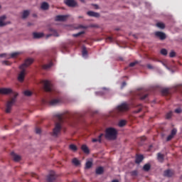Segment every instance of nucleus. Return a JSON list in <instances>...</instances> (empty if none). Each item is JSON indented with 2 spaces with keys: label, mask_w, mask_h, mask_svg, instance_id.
Listing matches in <instances>:
<instances>
[{
  "label": "nucleus",
  "mask_w": 182,
  "mask_h": 182,
  "mask_svg": "<svg viewBox=\"0 0 182 182\" xmlns=\"http://www.w3.org/2000/svg\"><path fill=\"white\" fill-rule=\"evenodd\" d=\"M181 112H182L181 108H178L175 109V113H177L178 114L181 113Z\"/></svg>",
  "instance_id": "47"
},
{
  "label": "nucleus",
  "mask_w": 182,
  "mask_h": 182,
  "mask_svg": "<svg viewBox=\"0 0 182 182\" xmlns=\"http://www.w3.org/2000/svg\"><path fill=\"white\" fill-rule=\"evenodd\" d=\"M151 147H153V146L150 145V146H149V151H150V149H151Z\"/></svg>",
  "instance_id": "57"
},
{
  "label": "nucleus",
  "mask_w": 182,
  "mask_h": 182,
  "mask_svg": "<svg viewBox=\"0 0 182 182\" xmlns=\"http://www.w3.org/2000/svg\"><path fill=\"white\" fill-rule=\"evenodd\" d=\"M136 65H137V62H132L131 63H129V68H133L134 66H136Z\"/></svg>",
  "instance_id": "45"
},
{
  "label": "nucleus",
  "mask_w": 182,
  "mask_h": 182,
  "mask_svg": "<svg viewBox=\"0 0 182 182\" xmlns=\"http://www.w3.org/2000/svg\"><path fill=\"white\" fill-rule=\"evenodd\" d=\"M2 65H5L6 66H11V62L8 60H4L1 62Z\"/></svg>",
  "instance_id": "38"
},
{
  "label": "nucleus",
  "mask_w": 182,
  "mask_h": 182,
  "mask_svg": "<svg viewBox=\"0 0 182 182\" xmlns=\"http://www.w3.org/2000/svg\"><path fill=\"white\" fill-rule=\"evenodd\" d=\"M173 174H174V173L170 169H168L164 172V177H173Z\"/></svg>",
  "instance_id": "17"
},
{
  "label": "nucleus",
  "mask_w": 182,
  "mask_h": 182,
  "mask_svg": "<svg viewBox=\"0 0 182 182\" xmlns=\"http://www.w3.org/2000/svg\"><path fill=\"white\" fill-rule=\"evenodd\" d=\"M167 53H168V51L166 49L162 48L161 50V54L163 55L164 56H167Z\"/></svg>",
  "instance_id": "36"
},
{
  "label": "nucleus",
  "mask_w": 182,
  "mask_h": 182,
  "mask_svg": "<svg viewBox=\"0 0 182 182\" xmlns=\"http://www.w3.org/2000/svg\"><path fill=\"white\" fill-rule=\"evenodd\" d=\"M68 18H69L68 15H58L55 16V21H56V22H65Z\"/></svg>",
  "instance_id": "7"
},
{
  "label": "nucleus",
  "mask_w": 182,
  "mask_h": 182,
  "mask_svg": "<svg viewBox=\"0 0 182 182\" xmlns=\"http://www.w3.org/2000/svg\"><path fill=\"white\" fill-rule=\"evenodd\" d=\"M158 160L159 161H163V160H164V155L161 154V153L158 154Z\"/></svg>",
  "instance_id": "35"
},
{
  "label": "nucleus",
  "mask_w": 182,
  "mask_h": 182,
  "mask_svg": "<svg viewBox=\"0 0 182 182\" xmlns=\"http://www.w3.org/2000/svg\"><path fill=\"white\" fill-rule=\"evenodd\" d=\"M11 156L15 161H21V156L15 154V152H11Z\"/></svg>",
  "instance_id": "15"
},
{
  "label": "nucleus",
  "mask_w": 182,
  "mask_h": 182,
  "mask_svg": "<svg viewBox=\"0 0 182 182\" xmlns=\"http://www.w3.org/2000/svg\"><path fill=\"white\" fill-rule=\"evenodd\" d=\"M22 53L21 52H15V53H12L11 54L10 58H17V56H19V55H21Z\"/></svg>",
  "instance_id": "30"
},
{
  "label": "nucleus",
  "mask_w": 182,
  "mask_h": 182,
  "mask_svg": "<svg viewBox=\"0 0 182 182\" xmlns=\"http://www.w3.org/2000/svg\"><path fill=\"white\" fill-rule=\"evenodd\" d=\"M5 56V54H0V58H4Z\"/></svg>",
  "instance_id": "54"
},
{
  "label": "nucleus",
  "mask_w": 182,
  "mask_h": 182,
  "mask_svg": "<svg viewBox=\"0 0 182 182\" xmlns=\"http://www.w3.org/2000/svg\"><path fill=\"white\" fill-rule=\"evenodd\" d=\"M78 28H80V29H87V26L82 25H80Z\"/></svg>",
  "instance_id": "48"
},
{
  "label": "nucleus",
  "mask_w": 182,
  "mask_h": 182,
  "mask_svg": "<svg viewBox=\"0 0 182 182\" xmlns=\"http://www.w3.org/2000/svg\"><path fill=\"white\" fill-rule=\"evenodd\" d=\"M31 25V23H28V26H30Z\"/></svg>",
  "instance_id": "62"
},
{
  "label": "nucleus",
  "mask_w": 182,
  "mask_h": 182,
  "mask_svg": "<svg viewBox=\"0 0 182 182\" xmlns=\"http://www.w3.org/2000/svg\"><path fill=\"white\" fill-rule=\"evenodd\" d=\"M129 109H130V105L126 102H123L117 107L116 109L110 114V116L112 117H117L119 113H122V112H127Z\"/></svg>",
  "instance_id": "4"
},
{
  "label": "nucleus",
  "mask_w": 182,
  "mask_h": 182,
  "mask_svg": "<svg viewBox=\"0 0 182 182\" xmlns=\"http://www.w3.org/2000/svg\"><path fill=\"white\" fill-rule=\"evenodd\" d=\"M73 164L75 166H80V161L76 158H74L72 161Z\"/></svg>",
  "instance_id": "26"
},
{
  "label": "nucleus",
  "mask_w": 182,
  "mask_h": 182,
  "mask_svg": "<svg viewBox=\"0 0 182 182\" xmlns=\"http://www.w3.org/2000/svg\"><path fill=\"white\" fill-rule=\"evenodd\" d=\"M87 15H88V16H92L94 18H100V14L99 13H96L95 11H90L87 13Z\"/></svg>",
  "instance_id": "12"
},
{
  "label": "nucleus",
  "mask_w": 182,
  "mask_h": 182,
  "mask_svg": "<svg viewBox=\"0 0 182 182\" xmlns=\"http://www.w3.org/2000/svg\"><path fill=\"white\" fill-rule=\"evenodd\" d=\"M52 66H53V63L50 62L48 64H46V65H43V69H45V70L50 69V68H52Z\"/></svg>",
  "instance_id": "23"
},
{
  "label": "nucleus",
  "mask_w": 182,
  "mask_h": 182,
  "mask_svg": "<svg viewBox=\"0 0 182 182\" xmlns=\"http://www.w3.org/2000/svg\"><path fill=\"white\" fill-rule=\"evenodd\" d=\"M24 95L25 96H32V92L29 90L24 91Z\"/></svg>",
  "instance_id": "40"
},
{
  "label": "nucleus",
  "mask_w": 182,
  "mask_h": 182,
  "mask_svg": "<svg viewBox=\"0 0 182 182\" xmlns=\"http://www.w3.org/2000/svg\"><path fill=\"white\" fill-rule=\"evenodd\" d=\"M176 56V52L174 50H171L169 53V58H174Z\"/></svg>",
  "instance_id": "42"
},
{
  "label": "nucleus",
  "mask_w": 182,
  "mask_h": 182,
  "mask_svg": "<svg viewBox=\"0 0 182 182\" xmlns=\"http://www.w3.org/2000/svg\"><path fill=\"white\" fill-rule=\"evenodd\" d=\"M173 137H174L173 135H168V137L166 138V141H170V140H171Z\"/></svg>",
  "instance_id": "46"
},
{
  "label": "nucleus",
  "mask_w": 182,
  "mask_h": 182,
  "mask_svg": "<svg viewBox=\"0 0 182 182\" xmlns=\"http://www.w3.org/2000/svg\"><path fill=\"white\" fill-rule=\"evenodd\" d=\"M177 134V129L176 128L173 129L171 132V135L174 137Z\"/></svg>",
  "instance_id": "39"
},
{
  "label": "nucleus",
  "mask_w": 182,
  "mask_h": 182,
  "mask_svg": "<svg viewBox=\"0 0 182 182\" xmlns=\"http://www.w3.org/2000/svg\"><path fill=\"white\" fill-rule=\"evenodd\" d=\"M43 85L46 92H53V85L49 80H43Z\"/></svg>",
  "instance_id": "6"
},
{
  "label": "nucleus",
  "mask_w": 182,
  "mask_h": 182,
  "mask_svg": "<svg viewBox=\"0 0 182 182\" xmlns=\"http://www.w3.org/2000/svg\"><path fill=\"white\" fill-rule=\"evenodd\" d=\"M81 150L85 153V154H90V149H89V147H87V145L83 144L81 146Z\"/></svg>",
  "instance_id": "11"
},
{
  "label": "nucleus",
  "mask_w": 182,
  "mask_h": 182,
  "mask_svg": "<svg viewBox=\"0 0 182 182\" xmlns=\"http://www.w3.org/2000/svg\"><path fill=\"white\" fill-rule=\"evenodd\" d=\"M103 171H104L103 167L100 166L96 168L95 173L96 174H103Z\"/></svg>",
  "instance_id": "24"
},
{
  "label": "nucleus",
  "mask_w": 182,
  "mask_h": 182,
  "mask_svg": "<svg viewBox=\"0 0 182 182\" xmlns=\"http://www.w3.org/2000/svg\"><path fill=\"white\" fill-rule=\"evenodd\" d=\"M59 103H60V99H53L49 102L50 106H56V105H59Z\"/></svg>",
  "instance_id": "14"
},
{
  "label": "nucleus",
  "mask_w": 182,
  "mask_h": 182,
  "mask_svg": "<svg viewBox=\"0 0 182 182\" xmlns=\"http://www.w3.org/2000/svg\"><path fill=\"white\" fill-rule=\"evenodd\" d=\"M171 116H173V112H169L166 114V119H171Z\"/></svg>",
  "instance_id": "41"
},
{
  "label": "nucleus",
  "mask_w": 182,
  "mask_h": 182,
  "mask_svg": "<svg viewBox=\"0 0 182 182\" xmlns=\"http://www.w3.org/2000/svg\"><path fill=\"white\" fill-rule=\"evenodd\" d=\"M105 137L107 140H116L117 139V130L113 127L107 128Z\"/></svg>",
  "instance_id": "5"
},
{
  "label": "nucleus",
  "mask_w": 182,
  "mask_h": 182,
  "mask_svg": "<svg viewBox=\"0 0 182 182\" xmlns=\"http://www.w3.org/2000/svg\"><path fill=\"white\" fill-rule=\"evenodd\" d=\"M70 150H72L73 151H77V146L75 144H70L69 146Z\"/></svg>",
  "instance_id": "31"
},
{
  "label": "nucleus",
  "mask_w": 182,
  "mask_h": 182,
  "mask_svg": "<svg viewBox=\"0 0 182 182\" xmlns=\"http://www.w3.org/2000/svg\"><path fill=\"white\" fill-rule=\"evenodd\" d=\"M94 6L95 9H99V6H97V4H95Z\"/></svg>",
  "instance_id": "53"
},
{
  "label": "nucleus",
  "mask_w": 182,
  "mask_h": 182,
  "mask_svg": "<svg viewBox=\"0 0 182 182\" xmlns=\"http://www.w3.org/2000/svg\"><path fill=\"white\" fill-rule=\"evenodd\" d=\"M161 93L162 95H168L170 93V90H168V88L162 89Z\"/></svg>",
  "instance_id": "33"
},
{
  "label": "nucleus",
  "mask_w": 182,
  "mask_h": 182,
  "mask_svg": "<svg viewBox=\"0 0 182 182\" xmlns=\"http://www.w3.org/2000/svg\"><path fill=\"white\" fill-rule=\"evenodd\" d=\"M41 129H39V128L36 129V133L37 134H41Z\"/></svg>",
  "instance_id": "49"
},
{
  "label": "nucleus",
  "mask_w": 182,
  "mask_h": 182,
  "mask_svg": "<svg viewBox=\"0 0 182 182\" xmlns=\"http://www.w3.org/2000/svg\"><path fill=\"white\" fill-rule=\"evenodd\" d=\"M107 41H109V42H113V38L109 36L107 38Z\"/></svg>",
  "instance_id": "52"
},
{
  "label": "nucleus",
  "mask_w": 182,
  "mask_h": 182,
  "mask_svg": "<svg viewBox=\"0 0 182 182\" xmlns=\"http://www.w3.org/2000/svg\"><path fill=\"white\" fill-rule=\"evenodd\" d=\"M150 168H151V165H150L149 164H146L143 166L144 171H149L150 170Z\"/></svg>",
  "instance_id": "25"
},
{
  "label": "nucleus",
  "mask_w": 182,
  "mask_h": 182,
  "mask_svg": "<svg viewBox=\"0 0 182 182\" xmlns=\"http://www.w3.org/2000/svg\"><path fill=\"white\" fill-rule=\"evenodd\" d=\"M55 178H56L55 177V174L51 173L47 176V181L48 182H53V181H55Z\"/></svg>",
  "instance_id": "19"
},
{
  "label": "nucleus",
  "mask_w": 182,
  "mask_h": 182,
  "mask_svg": "<svg viewBox=\"0 0 182 182\" xmlns=\"http://www.w3.org/2000/svg\"><path fill=\"white\" fill-rule=\"evenodd\" d=\"M33 36L34 39H40V38H43V33H33Z\"/></svg>",
  "instance_id": "21"
},
{
  "label": "nucleus",
  "mask_w": 182,
  "mask_h": 182,
  "mask_svg": "<svg viewBox=\"0 0 182 182\" xmlns=\"http://www.w3.org/2000/svg\"><path fill=\"white\" fill-rule=\"evenodd\" d=\"M155 36L156 38H159L161 41H164V39H166V33H164V32H161V31L155 32Z\"/></svg>",
  "instance_id": "9"
},
{
  "label": "nucleus",
  "mask_w": 182,
  "mask_h": 182,
  "mask_svg": "<svg viewBox=\"0 0 182 182\" xmlns=\"http://www.w3.org/2000/svg\"><path fill=\"white\" fill-rule=\"evenodd\" d=\"M0 95H12L13 97H11L10 100L7 102L6 106V113H11L12 107L14 105H15V102H16L18 93L14 92V90H12L11 88H0Z\"/></svg>",
  "instance_id": "1"
},
{
  "label": "nucleus",
  "mask_w": 182,
  "mask_h": 182,
  "mask_svg": "<svg viewBox=\"0 0 182 182\" xmlns=\"http://www.w3.org/2000/svg\"><path fill=\"white\" fill-rule=\"evenodd\" d=\"M79 18H82V16H80Z\"/></svg>",
  "instance_id": "63"
},
{
  "label": "nucleus",
  "mask_w": 182,
  "mask_h": 182,
  "mask_svg": "<svg viewBox=\"0 0 182 182\" xmlns=\"http://www.w3.org/2000/svg\"><path fill=\"white\" fill-rule=\"evenodd\" d=\"M64 2L70 8H75L77 5V3L75 0H65Z\"/></svg>",
  "instance_id": "8"
},
{
  "label": "nucleus",
  "mask_w": 182,
  "mask_h": 182,
  "mask_svg": "<svg viewBox=\"0 0 182 182\" xmlns=\"http://www.w3.org/2000/svg\"><path fill=\"white\" fill-rule=\"evenodd\" d=\"M55 117L58 122L55 123L51 134L53 137H58V136L60 134V132H62V124H63V121L68 116L64 114H56Z\"/></svg>",
  "instance_id": "2"
},
{
  "label": "nucleus",
  "mask_w": 182,
  "mask_h": 182,
  "mask_svg": "<svg viewBox=\"0 0 182 182\" xmlns=\"http://www.w3.org/2000/svg\"><path fill=\"white\" fill-rule=\"evenodd\" d=\"M119 60H123V58L119 57Z\"/></svg>",
  "instance_id": "55"
},
{
  "label": "nucleus",
  "mask_w": 182,
  "mask_h": 182,
  "mask_svg": "<svg viewBox=\"0 0 182 182\" xmlns=\"http://www.w3.org/2000/svg\"><path fill=\"white\" fill-rule=\"evenodd\" d=\"M140 117H143V115H141Z\"/></svg>",
  "instance_id": "60"
},
{
  "label": "nucleus",
  "mask_w": 182,
  "mask_h": 182,
  "mask_svg": "<svg viewBox=\"0 0 182 182\" xmlns=\"http://www.w3.org/2000/svg\"><path fill=\"white\" fill-rule=\"evenodd\" d=\"M93 166V163L92 161H87L85 164V168H91Z\"/></svg>",
  "instance_id": "32"
},
{
  "label": "nucleus",
  "mask_w": 182,
  "mask_h": 182,
  "mask_svg": "<svg viewBox=\"0 0 182 182\" xmlns=\"http://www.w3.org/2000/svg\"><path fill=\"white\" fill-rule=\"evenodd\" d=\"M33 63V58H27L24 63H23L21 65H20L19 68L21 69V72L18 74V82H23L25 80V75L26 73V68L28 66H31Z\"/></svg>",
  "instance_id": "3"
},
{
  "label": "nucleus",
  "mask_w": 182,
  "mask_h": 182,
  "mask_svg": "<svg viewBox=\"0 0 182 182\" xmlns=\"http://www.w3.org/2000/svg\"><path fill=\"white\" fill-rule=\"evenodd\" d=\"M105 136V134H100L98 136V138H94L92 139V143H96V142H99V143H102V137Z\"/></svg>",
  "instance_id": "18"
},
{
  "label": "nucleus",
  "mask_w": 182,
  "mask_h": 182,
  "mask_svg": "<svg viewBox=\"0 0 182 182\" xmlns=\"http://www.w3.org/2000/svg\"><path fill=\"white\" fill-rule=\"evenodd\" d=\"M144 160V156L143 155H137L136 156L135 163L136 164H140Z\"/></svg>",
  "instance_id": "13"
},
{
  "label": "nucleus",
  "mask_w": 182,
  "mask_h": 182,
  "mask_svg": "<svg viewBox=\"0 0 182 182\" xmlns=\"http://www.w3.org/2000/svg\"><path fill=\"white\" fill-rule=\"evenodd\" d=\"M147 96H149V94H145L144 95H141L140 100H144V99L147 98Z\"/></svg>",
  "instance_id": "44"
},
{
  "label": "nucleus",
  "mask_w": 182,
  "mask_h": 182,
  "mask_svg": "<svg viewBox=\"0 0 182 182\" xmlns=\"http://www.w3.org/2000/svg\"><path fill=\"white\" fill-rule=\"evenodd\" d=\"M92 28H96V25H92Z\"/></svg>",
  "instance_id": "58"
},
{
  "label": "nucleus",
  "mask_w": 182,
  "mask_h": 182,
  "mask_svg": "<svg viewBox=\"0 0 182 182\" xmlns=\"http://www.w3.org/2000/svg\"><path fill=\"white\" fill-rule=\"evenodd\" d=\"M136 107L138 108V109L134 111V113H140V112H141L143 109V105H141V104H139L136 106Z\"/></svg>",
  "instance_id": "29"
},
{
  "label": "nucleus",
  "mask_w": 182,
  "mask_h": 182,
  "mask_svg": "<svg viewBox=\"0 0 182 182\" xmlns=\"http://www.w3.org/2000/svg\"><path fill=\"white\" fill-rule=\"evenodd\" d=\"M83 33H85V31H80L77 33L73 34V36H74V38H77L78 36H80V35H83Z\"/></svg>",
  "instance_id": "37"
},
{
  "label": "nucleus",
  "mask_w": 182,
  "mask_h": 182,
  "mask_svg": "<svg viewBox=\"0 0 182 182\" xmlns=\"http://www.w3.org/2000/svg\"><path fill=\"white\" fill-rule=\"evenodd\" d=\"M156 26L157 28H159V29H164V28H166V25L164 24V23H156Z\"/></svg>",
  "instance_id": "27"
},
{
  "label": "nucleus",
  "mask_w": 182,
  "mask_h": 182,
  "mask_svg": "<svg viewBox=\"0 0 182 182\" xmlns=\"http://www.w3.org/2000/svg\"><path fill=\"white\" fill-rule=\"evenodd\" d=\"M147 68L148 69H154V68L153 67V65H150V64H147Z\"/></svg>",
  "instance_id": "50"
},
{
  "label": "nucleus",
  "mask_w": 182,
  "mask_h": 182,
  "mask_svg": "<svg viewBox=\"0 0 182 182\" xmlns=\"http://www.w3.org/2000/svg\"><path fill=\"white\" fill-rule=\"evenodd\" d=\"M50 32H51L50 34L47 35V38H49L50 36H59V34L58 33V31L53 28L49 29Z\"/></svg>",
  "instance_id": "16"
},
{
  "label": "nucleus",
  "mask_w": 182,
  "mask_h": 182,
  "mask_svg": "<svg viewBox=\"0 0 182 182\" xmlns=\"http://www.w3.org/2000/svg\"><path fill=\"white\" fill-rule=\"evenodd\" d=\"M118 125L119 127H124V126H126V120L122 119L119 121Z\"/></svg>",
  "instance_id": "34"
},
{
  "label": "nucleus",
  "mask_w": 182,
  "mask_h": 182,
  "mask_svg": "<svg viewBox=\"0 0 182 182\" xmlns=\"http://www.w3.org/2000/svg\"><path fill=\"white\" fill-rule=\"evenodd\" d=\"M31 14V11H29V10H25L23 11V14H22V19H26V18H28V16H29V14Z\"/></svg>",
  "instance_id": "20"
},
{
  "label": "nucleus",
  "mask_w": 182,
  "mask_h": 182,
  "mask_svg": "<svg viewBox=\"0 0 182 182\" xmlns=\"http://www.w3.org/2000/svg\"><path fill=\"white\" fill-rule=\"evenodd\" d=\"M4 129L6 130V126L4 127Z\"/></svg>",
  "instance_id": "59"
},
{
  "label": "nucleus",
  "mask_w": 182,
  "mask_h": 182,
  "mask_svg": "<svg viewBox=\"0 0 182 182\" xmlns=\"http://www.w3.org/2000/svg\"><path fill=\"white\" fill-rule=\"evenodd\" d=\"M112 182H119L118 180H113Z\"/></svg>",
  "instance_id": "56"
},
{
  "label": "nucleus",
  "mask_w": 182,
  "mask_h": 182,
  "mask_svg": "<svg viewBox=\"0 0 182 182\" xmlns=\"http://www.w3.org/2000/svg\"><path fill=\"white\" fill-rule=\"evenodd\" d=\"M5 19H6V16H0V27L6 26V25H8V23H11V22L5 23Z\"/></svg>",
  "instance_id": "10"
},
{
  "label": "nucleus",
  "mask_w": 182,
  "mask_h": 182,
  "mask_svg": "<svg viewBox=\"0 0 182 182\" xmlns=\"http://www.w3.org/2000/svg\"><path fill=\"white\" fill-rule=\"evenodd\" d=\"M126 85H127V84L126 83V82H123L122 83V85H121V89H123V87H124L126 86Z\"/></svg>",
  "instance_id": "51"
},
{
  "label": "nucleus",
  "mask_w": 182,
  "mask_h": 182,
  "mask_svg": "<svg viewBox=\"0 0 182 182\" xmlns=\"http://www.w3.org/2000/svg\"><path fill=\"white\" fill-rule=\"evenodd\" d=\"M33 16H36V14H34V15H33Z\"/></svg>",
  "instance_id": "61"
},
{
  "label": "nucleus",
  "mask_w": 182,
  "mask_h": 182,
  "mask_svg": "<svg viewBox=\"0 0 182 182\" xmlns=\"http://www.w3.org/2000/svg\"><path fill=\"white\" fill-rule=\"evenodd\" d=\"M82 55L83 58H87V50L86 49V47L82 48Z\"/></svg>",
  "instance_id": "28"
},
{
  "label": "nucleus",
  "mask_w": 182,
  "mask_h": 182,
  "mask_svg": "<svg viewBox=\"0 0 182 182\" xmlns=\"http://www.w3.org/2000/svg\"><path fill=\"white\" fill-rule=\"evenodd\" d=\"M137 174H138L137 171H132L131 172V176H132V177H136V176H137Z\"/></svg>",
  "instance_id": "43"
},
{
  "label": "nucleus",
  "mask_w": 182,
  "mask_h": 182,
  "mask_svg": "<svg viewBox=\"0 0 182 182\" xmlns=\"http://www.w3.org/2000/svg\"><path fill=\"white\" fill-rule=\"evenodd\" d=\"M41 9H43V11H47V9H49V4L46 2H43L41 4Z\"/></svg>",
  "instance_id": "22"
}]
</instances>
